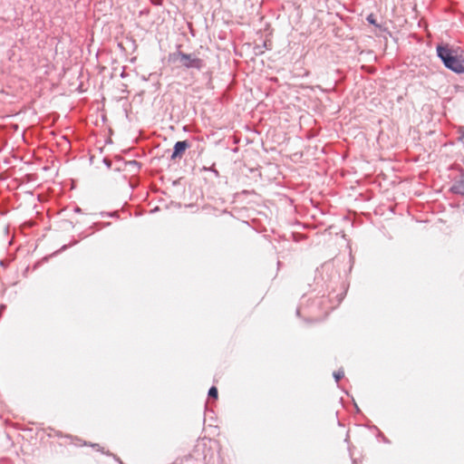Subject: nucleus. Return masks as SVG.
<instances>
[{
	"mask_svg": "<svg viewBox=\"0 0 464 464\" xmlns=\"http://www.w3.org/2000/svg\"><path fill=\"white\" fill-rule=\"evenodd\" d=\"M105 162H106V165H107L108 167H110V166H111V163H110L109 161H108V162H107V161H105Z\"/></svg>",
	"mask_w": 464,
	"mask_h": 464,
	"instance_id": "13",
	"label": "nucleus"
},
{
	"mask_svg": "<svg viewBox=\"0 0 464 464\" xmlns=\"http://www.w3.org/2000/svg\"><path fill=\"white\" fill-rule=\"evenodd\" d=\"M209 170H211L216 176H218V171L216 169L210 168Z\"/></svg>",
	"mask_w": 464,
	"mask_h": 464,
	"instance_id": "9",
	"label": "nucleus"
},
{
	"mask_svg": "<svg viewBox=\"0 0 464 464\" xmlns=\"http://www.w3.org/2000/svg\"><path fill=\"white\" fill-rule=\"evenodd\" d=\"M170 60L173 63H179V65L185 69H196L201 71L205 66V62L198 58L196 53H186L181 51H177L170 54Z\"/></svg>",
	"mask_w": 464,
	"mask_h": 464,
	"instance_id": "2",
	"label": "nucleus"
},
{
	"mask_svg": "<svg viewBox=\"0 0 464 464\" xmlns=\"http://www.w3.org/2000/svg\"><path fill=\"white\" fill-rule=\"evenodd\" d=\"M451 189L455 193L464 194V183L454 185Z\"/></svg>",
	"mask_w": 464,
	"mask_h": 464,
	"instance_id": "4",
	"label": "nucleus"
},
{
	"mask_svg": "<svg viewBox=\"0 0 464 464\" xmlns=\"http://www.w3.org/2000/svg\"><path fill=\"white\" fill-rule=\"evenodd\" d=\"M190 144L188 140L177 141L173 147V151L170 156L171 160L181 158L185 150L189 148Z\"/></svg>",
	"mask_w": 464,
	"mask_h": 464,
	"instance_id": "3",
	"label": "nucleus"
},
{
	"mask_svg": "<svg viewBox=\"0 0 464 464\" xmlns=\"http://www.w3.org/2000/svg\"><path fill=\"white\" fill-rule=\"evenodd\" d=\"M208 395L211 399H217L218 395V389L215 386L210 387Z\"/></svg>",
	"mask_w": 464,
	"mask_h": 464,
	"instance_id": "5",
	"label": "nucleus"
},
{
	"mask_svg": "<svg viewBox=\"0 0 464 464\" xmlns=\"http://www.w3.org/2000/svg\"><path fill=\"white\" fill-rule=\"evenodd\" d=\"M1 266H5V262L3 260L0 261Z\"/></svg>",
	"mask_w": 464,
	"mask_h": 464,
	"instance_id": "12",
	"label": "nucleus"
},
{
	"mask_svg": "<svg viewBox=\"0 0 464 464\" xmlns=\"http://www.w3.org/2000/svg\"><path fill=\"white\" fill-rule=\"evenodd\" d=\"M437 53L446 67L458 73L464 72V59L458 55L456 51L447 45H439L437 47Z\"/></svg>",
	"mask_w": 464,
	"mask_h": 464,
	"instance_id": "1",
	"label": "nucleus"
},
{
	"mask_svg": "<svg viewBox=\"0 0 464 464\" xmlns=\"http://www.w3.org/2000/svg\"><path fill=\"white\" fill-rule=\"evenodd\" d=\"M304 298H305V297L304 296V297H303V300H302L301 307L297 308V310H296V314H297L298 316H300L301 312H302V311H304V310L305 309V306H304V301H305V299H304Z\"/></svg>",
	"mask_w": 464,
	"mask_h": 464,
	"instance_id": "6",
	"label": "nucleus"
},
{
	"mask_svg": "<svg viewBox=\"0 0 464 464\" xmlns=\"http://www.w3.org/2000/svg\"><path fill=\"white\" fill-rule=\"evenodd\" d=\"M343 377V372L334 373V378H335L336 382H338Z\"/></svg>",
	"mask_w": 464,
	"mask_h": 464,
	"instance_id": "8",
	"label": "nucleus"
},
{
	"mask_svg": "<svg viewBox=\"0 0 464 464\" xmlns=\"http://www.w3.org/2000/svg\"><path fill=\"white\" fill-rule=\"evenodd\" d=\"M367 21L372 24H374L377 26V24H376V20H375V17L373 14H369L368 17H367Z\"/></svg>",
	"mask_w": 464,
	"mask_h": 464,
	"instance_id": "7",
	"label": "nucleus"
},
{
	"mask_svg": "<svg viewBox=\"0 0 464 464\" xmlns=\"http://www.w3.org/2000/svg\"><path fill=\"white\" fill-rule=\"evenodd\" d=\"M130 164H133V165H138L139 163L136 161V160H132L130 162Z\"/></svg>",
	"mask_w": 464,
	"mask_h": 464,
	"instance_id": "11",
	"label": "nucleus"
},
{
	"mask_svg": "<svg viewBox=\"0 0 464 464\" xmlns=\"http://www.w3.org/2000/svg\"><path fill=\"white\" fill-rule=\"evenodd\" d=\"M92 447L96 449L97 450H100V445L99 444H92Z\"/></svg>",
	"mask_w": 464,
	"mask_h": 464,
	"instance_id": "10",
	"label": "nucleus"
}]
</instances>
